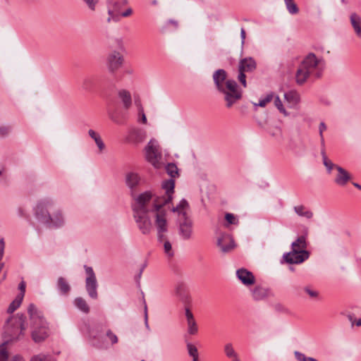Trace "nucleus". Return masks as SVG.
<instances>
[{"label": "nucleus", "mask_w": 361, "mask_h": 361, "mask_svg": "<svg viewBox=\"0 0 361 361\" xmlns=\"http://www.w3.org/2000/svg\"><path fill=\"white\" fill-rule=\"evenodd\" d=\"M83 1L87 5L90 10H95L96 4L97 3V0H83Z\"/></svg>", "instance_id": "8fccbe9b"}, {"label": "nucleus", "mask_w": 361, "mask_h": 361, "mask_svg": "<svg viewBox=\"0 0 361 361\" xmlns=\"http://www.w3.org/2000/svg\"><path fill=\"white\" fill-rule=\"evenodd\" d=\"M326 130V126L324 122H321L319 126V136L321 140V145L324 146V139L323 136V132Z\"/></svg>", "instance_id": "c03bdc74"}, {"label": "nucleus", "mask_w": 361, "mask_h": 361, "mask_svg": "<svg viewBox=\"0 0 361 361\" xmlns=\"http://www.w3.org/2000/svg\"><path fill=\"white\" fill-rule=\"evenodd\" d=\"M187 350L192 361H199V353L197 347L191 343H187Z\"/></svg>", "instance_id": "c9c22d12"}, {"label": "nucleus", "mask_w": 361, "mask_h": 361, "mask_svg": "<svg viewBox=\"0 0 361 361\" xmlns=\"http://www.w3.org/2000/svg\"><path fill=\"white\" fill-rule=\"evenodd\" d=\"M8 341H5L0 344V361H8Z\"/></svg>", "instance_id": "7c9ffc66"}, {"label": "nucleus", "mask_w": 361, "mask_h": 361, "mask_svg": "<svg viewBox=\"0 0 361 361\" xmlns=\"http://www.w3.org/2000/svg\"><path fill=\"white\" fill-rule=\"evenodd\" d=\"M185 315L187 322V331L188 334L190 336L196 335L198 332V326L193 314L188 308H186Z\"/></svg>", "instance_id": "dca6fc26"}, {"label": "nucleus", "mask_w": 361, "mask_h": 361, "mask_svg": "<svg viewBox=\"0 0 361 361\" xmlns=\"http://www.w3.org/2000/svg\"><path fill=\"white\" fill-rule=\"evenodd\" d=\"M75 305L82 312L88 313L90 307L86 301L82 298H76L74 300Z\"/></svg>", "instance_id": "f704fd0d"}, {"label": "nucleus", "mask_w": 361, "mask_h": 361, "mask_svg": "<svg viewBox=\"0 0 361 361\" xmlns=\"http://www.w3.org/2000/svg\"><path fill=\"white\" fill-rule=\"evenodd\" d=\"M25 329V317L23 314L12 316L6 321L5 333L11 341H17L22 338Z\"/></svg>", "instance_id": "423d86ee"}, {"label": "nucleus", "mask_w": 361, "mask_h": 361, "mask_svg": "<svg viewBox=\"0 0 361 361\" xmlns=\"http://www.w3.org/2000/svg\"><path fill=\"white\" fill-rule=\"evenodd\" d=\"M147 131L142 128H135L131 129L129 132L130 140L135 144L143 142L147 138Z\"/></svg>", "instance_id": "f3484780"}, {"label": "nucleus", "mask_w": 361, "mask_h": 361, "mask_svg": "<svg viewBox=\"0 0 361 361\" xmlns=\"http://www.w3.org/2000/svg\"><path fill=\"white\" fill-rule=\"evenodd\" d=\"M291 247L295 250H305L307 247L306 238L304 235L298 237L295 241L292 243Z\"/></svg>", "instance_id": "c85d7f7f"}, {"label": "nucleus", "mask_w": 361, "mask_h": 361, "mask_svg": "<svg viewBox=\"0 0 361 361\" xmlns=\"http://www.w3.org/2000/svg\"><path fill=\"white\" fill-rule=\"evenodd\" d=\"M337 174L335 177L334 182L340 185L344 186L351 179L350 173L343 168L339 166H336Z\"/></svg>", "instance_id": "a211bd4d"}, {"label": "nucleus", "mask_w": 361, "mask_h": 361, "mask_svg": "<svg viewBox=\"0 0 361 361\" xmlns=\"http://www.w3.org/2000/svg\"><path fill=\"white\" fill-rule=\"evenodd\" d=\"M230 361H241V359H240V355H239V354H238L237 355H235V357H233V358H231V359H230Z\"/></svg>", "instance_id": "680f3d73"}, {"label": "nucleus", "mask_w": 361, "mask_h": 361, "mask_svg": "<svg viewBox=\"0 0 361 361\" xmlns=\"http://www.w3.org/2000/svg\"><path fill=\"white\" fill-rule=\"evenodd\" d=\"M159 243L163 244V248L165 255L168 258H172L174 256V250L171 243L166 239V235L162 238H158Z\"/></svg>", "instance_id": "5701e85b"}, {"label": "nucleus", "mask_w": 361, "mask_h": 361, "mask_svg": "<svg viewBox=\"0 0 361 361\" xmlns=\"http://www.w3.org/2000/svg\"><path fill=\"white\" fill-rule=\"evenodd\" d=\"M350 23L356 33L361 38V18L357 13H353L350 15Z\"/></svg>", "instance_id": "b1692460"}, {"label": "nucleus", "mask_w": 361, "mask_h": 361, "mask_svg": "<svg viewBox=\"0 0 361 361\" xmlns=\"http://www.w3.org/2000/svg\"><path fill=\"white\" fill-rule=\"evenodd\" d=\"M224 353L226 357L229 360L231 358H233V357L238 354V352L235 350L232 343H226V344H224Z\"/></svg>", "instance_id": "c756f323"}, {"label": "nucleus", "mask_w": 361, "mask_h": 361, "mask_svg": "<svg viewBox=\"0 0 361 361\" xmlns=\"http://www.w3.org/2000/svg\"><path fill=\"white\" fill-rule=\"evenodd\" d=\"M30 361H55V360L49 355L40 353L31 357Z\"/></svg>", "instance_id": "58836bf2"}, {"label": "nucleus", "mask_w": 361, "mask_h": 361, "mask_svg": "<svg viewBox=\"0 0 361 361\" xmlns=\"http://www.w3.org/2000/svg\"><path fill=\"white\" fill-rule=\"evenodd\" d=\"M118 45H119V49L122 51V50L123 49V46H122V42H121V40H118Z\"/></svg>", "instance_id": "69168bd1"}, {"label": "nucleus", "mask_w": 361, "mask_h": 361, "mask_svg": "<svg viewBox=\"0 0 361 361\" xmlns=\"http://www.w3.org/2000/svg\"><path fill=\"white\" fill-rule=\"evenodd\" d=\"M178 234L185 240H190L193 234V222L188 216L179 218Z\"/></svg>", "instance_id": "f8f14e48"}, {"label": "nucleus", "mask_w": 361, "mask_h": 361, "mask_svg": "<svg viewBox=\"0 0 361 361\" xmlns=\"http://www.w3.org/2000/svg\"><path fill=\"white\" fill-rule=\"evenodd\" d=\"M31 327L32 329L31 336L35 343L44 341L49 335V330L47 321L33 304H30L27 308Z\"/></svg>", "instance_id": "39448f33"}, {"label": "nucleus", "mask_w": 361, "mask_h": 361, "mask_svg": "<svg viewBox=\"0 0 361 361\" xmlns=\"http://www.w3.org/2000/svg\"><path fill=\"white\" fill-rule=\"evenodd\" d=\"M240 37L242 38V43H243L245 38V31L243 28L240 30Z\"/></svg>", "instance_id": "bf43d9fd"}, {"label": "nucleus", "mask_w": 361, "mask_h": 361, "mask_svg": "<svg viewBox=\"0 0 361 361\" xmlns=\"http://www.w3.org/2000/svg\"><path fill=\"white\" fill-rule=\"evenodd\" d=\"M23 301L22 295H17L16 299L10 304L7 312L8 313H13L17 308H18Z\"/></svg>", "instance_id": "4c0bfd02"}, {"label": "nucleus", "mask_w": 361, "mask_h": 361, "mask_svg": "<svg viewBox=\"0 0 361 361\" xmlns=\"http://www.w3.org/2000/svg\"><path fill=\"white\" fill-rule=\"evenodd\" d=\"M274 105L278 109V110L280 111V113H281L285 116H288L289 115V114L287 112V111L284 108L282 101L281 100L279 97L277 95L276 96L274 95Z\"/></svg>", "instance_id": "e433bc0d"}, {"label": "nucleus", "mask_w": 361, "mask_h": 361, "mask_svg": "<svg viewBox=\"0 0 361 361\" xmlns=\"http://www.w3.org/2000/svg\"><path fill=\"white\" fill-rule=\"evenodd\" d=\"M213 80L217 90L224 94L226 107L231 108L242 98V90L235 80L227 78V73L224 69H219L213 73Z\"/></svg>", "instance_id": "7ed1b4c3"}, {"label": "nucleus", "mask_w": 361, "mask_h": 361, "mask_svg": "<svg viewBox=\"0 0 361 361\" xmlns=\"http://www.w3.org/2000/svg\"><path fill=\"white\" fill-rule=\"evenodd\" d=\"M19 289L20 290V293L18 295H22L23 298L24 294H25V285L24 282H21L19 284Z\"/></svg>", "instance_id": "5fc2aeb1"}, {"label": "nucleus", "mask_w": 361, "mask_h": 361, "mask_svg": "<svg viewBox=\"0 0 361 361\" xmlns=\"http://www.w3.org/2000/svg\"><path fill=\"white\" fill-rule=\"evenodd\" d=\"M166 170L168 174L171 177V180L174 181L173 178H175L178 175V168L174 164H169L166 166Z\"/></svg>", "instance_id": "ea45409f"}, {"label": "nucleus", "mask_w": 361, "mask_h": 361, "mask_svg": "<svg viewBox=\"0 0 361 361\" xmlns=\"http://www.w3.org/2000/svg\"><path fill=\"white\" fill-rule=\"evenodd\" d=\"M236 276L241 283L246 286H250L255 283V277L253 274L246 269L241 268L236 271Z\"/></svg>", "instance_id": "2eb2a0df"}, {"label": "nucleus", "mask_w": 361, "mask_h": 361, "mask_svg": "<svg viewBox=\"0 0 361 361\" xmlns=\"http://www.w3.org/2000/svg\"><path fill=\"white\" fill-rule=\"evenodd\" d=\"M57 286H58L59 290L63 294H67L71 289L69 284L66 281V279L63 277H59L58 279Z\"/></svg>", "instance_id": "72a5a7b5"}, {"label": "nucleus", "mask_w": 361, "mask_h": 361, "mask_svg": "<svg viewBox=\"0 0 361 361\" xmlns=\"http://www.w3.org/2000/svg\"><path fill=\"white\" fill-rule=\"evenodd\" d=\"M135 104L137 108V122L142 123V124H147V119L146 117V115L144 111L143 106L140 101H135Z\"/></svg>", "instance_id": "cd10ccee"}, {"label": "nucleus", "mask_w": 361, "mask_h": 361, "mask_svg": "<svg viewBox=\"0 0 361 361\" xmlns=\"http://www.w3.org/2000/svg\"><path fill=\"white\" fill-rule=\"evenodd\" d=\"M118 98L123 109L127 111L132 106V97L130 93L125 90H121L118 93Z\"/></svg>", "instance_id": "aec40b11"}, {"label": "nucleus", "mask_w": 361, "mask_h": 361, "mask_svg": "<svg viewBox=\"0 0 361 361\" xmlns=\"http://www.w3.org/2000/svg\"><path fill=\"white\" fill-rule=\"evenodd\" d=\"M11 361H25V360L22 356L16 355L11 358Z\"/></svg>", "instance_id": "4d7b16f0"}, {"label": "nucleus", "mask_w": 361, "mask_h": 361, "mask_svg": "<svg viewBox=\"0 0 361 361\" xmlns=\"http://www.w3.org/2000/svg\"><path fill=\"white\" fill-rule=\"evenodd\" d=\"M145 151L147 160L155 168H159L162 154L159 142L154 138L150 139L145 147Z\"/></svg>", "instance_id": "6e6552de"}, {"label": "nucleus", "mask_w": 361, "mask_h": 361, "mask_svg": "<svg viewBox=\"0 0 361 361\" xmlns=\"http://www.w3.org/2000/svg\"><path fill=\"white\" fill-rule=\"evenodd\" d=\"M284 260L288 264H300L308 259L309 252L306 250H293L283 255Z\"/></svg>", "instance_id": "4468645a"}, {"label": "nucleus", "mask_w": 361, "mask_h": 361, "mask_svg": "<svg viewBox=\"0 0 361 361\" xmlns=\"http://www.w3.org/2000/svg\"><path fill=\"white\" fill-rule=\"evenodd\" d=\"M88 134L91 137V138H92L94 140L95 144L97 145L99 149V152H102L105 149V144L103 142L99 134L92 129L89 130Z\"/></svg>", "instance_id": "bb28decb"}, {"label": "nucleus", "mask_w": 361, "mask_h": 361, "mask_svg": "<svg viewBox=\"0 0 361 361\" xmlns=\"http://www.w3.org/2000/svg\"><path fill=\"white\" fill-rule=\"evenodd\" d=\"M294 355L298 361H315L317 360L312 357H306L305 354L298 351H295Z\"/></svg>", "instance_id": "37998d69"}, {"label": "nucleus", "mask_w": 361, "mask_h": 361, "mask_svg": "<svg viewBox=\"0 0 361 361\" xmlns=\"http://www.w3.org/2000/svg\"><path fill=\"white\" fill-rule=\"evenodd\" d=\"M175 182L169 179L162 182L161 188L166 196L163 200L155 195L152 191H145L138 195L131 193L134 202L132 205L133 217L140 232L148 235L152 230V221L149 215L159 207L169 203L172 200L174 192Z\"/></svg>", "instance_id": "f257e3e1"}, {"label": "nucleus", "mask_w": 361, "mask_h": 361, "mask_svg": "<svg viewBox=\"0 0 361 361\" xmlns=\"http://www.w3.org/2000/svg\"><path fill=\"white\" fill-rule=\"evenodd\" d=\"M294 211L298 215L307 219H311L313 216V213L310 210H307L303 205L294 207Z\"/></svg>", "instance_id": "2f4dec72"}, {"label": "nucleus", "mask_w": 361, "mask_h": 361, "mask_svg": "<svg viewBox=\"0 0 361 361\" xmlns=\"http://www.w3.org/2000/svg\"><path fill=\"white\" fill-rule=\"evenodd\" d=\"M35 214L39 222L50 228H61L66 223L62 210L56 207L51 198L39 200L35 206Z\"/></svg>", "instance_id": "f03ea898"}, {"label": "nucleus", "mask_w": 361, "mask_h": 361, "mask_svg": "<svg viewBox=\"0 0 361 361\" xmlns=\"http://www.w3.org/2000/svg\"><path fill=\"white\" fill-rule=\"evenodd\" d=\"M168 23L173 25L175 27H177L178 25V21L175 20H169Z\"/></svg>", "instance_id": "052dcab7"}, {"label": "nucleus", "mask_w": 361, "mask_h": 361, "mask_svg": "<svg viewBox=\"0 0 361 361\" xmlns=\"http://www.w3.org/2000/svg\"><path fill=\"white\" fill-rule=\"evenodd\" d=\"M349 319L353 325L355 324L357 326H361V318L357 319V320H353V317L351 316H350L349 317Z\"/></svg>", "instance_id": "6e6d98bb"}, {"label": "nucleus", "mask_w": 361, "mask_h": 361, "mask_svg": "<svg viewBox=\"0 0 361 361\" xmlns=\"http://www.w3.org/2000/svg\"><path fill=\"white\" fill-rule=\"evenodd\" d=\"M284 99L291 108H295L300 102V96L295 90H290L286 92L284 94Z\"/></svg>", "instance_id": "412c9836"}, {"label": "nucleus", "mask_w": 361, "mask_h": 361, "mask_svg": "<svg viewBox=\"0 0 361 361\" xmlns=\"http://www.w3.org/2000/svg\"><path fill=\"white\" fill-rule=\"evenodd\" d=\"M323 164L324 165L326 166L327 171L329 173L331 172V171L335 168L336 169V164H334L331 160H329V159H325L324 158V161H323Z\"/></svg>", "instance_id": "49530a36"}, {"label": "nucleus", "mask_w": 361, "mask_h": 361, "mask_svg": "<svg viewBox=\"0 0 361 361\" xmlns=\"http://www.w3.org/2000/svg\"><path fill=\"white\" fill-rule=\"evenodd\" d=\"M323 66L322 59L317 58L313 53L308 54L301 61L296 71L295 81L297 84L303 85L311 76L319 78Z\"/></svg>", "instance_id": "20e7f679"}, {"label": "nucleus", "mask_w": 361, "mask_h": 361, "mask_svg": "<svg viewBox=\"0 0 361 361\" xmlns=\"http://www.w3.org/2000/svg\"><path fill=\"white\" fill-rule=\"evenodd\" d=\"M188 208V202L183 199L179 204L172 209L173 212H176L179 216V218L188 217L185 209Z\"/></svg>", "instance_id": "393cba45"}, {"label": "nucleus", "mask_w": 361, "mask_h": 361, "mask_svg": "<svg viewBox=\"0 0 361 361\" xmlns=\"http://www.w3.org/2000/svg\"><path fill=\"white\" fill-rule=\"evenodd\" d=\"M133 13V9L131 8H128L125 11H123L122 13H120L121 18V17H128Z\"/></svg>", "instance_id": "864d4df0"}, {"label": "nucleus", "mask_w": 361, "mask_h": 361, "mask_svg": "<svg viewBox=\"0 0 361 361\" xmlns=\"http://www.w3.org/2000/svg\"><path fill=\"white\" fill-rule=\"evenodd\" d=\"M322 160H323V161H324V158H325V159H328V158H327V157H326V153H325L324 150H322Z\"/></svg>", "instance_id": "0e129e2a"}, {"label": "nucleus", "mask_w": 361, "mask_h": 361, "mask_svg": "<svg viewBox=\"0 0 361 361\" xmlns=\"http://www.w3.org/2000/svg\"><path fill=\"white\" fill-rule=\"evenodd\" d=\"M269 133L276 139L282 138V130L281 128L278 126L271 127L269 129Z\"/></svg>", "instance_id": "79ce46f5"}, {"label": "nucleus", "mask_w": 361, "mask_h": 361, "mask_svg": "<svg viewBox=\"0 0 361 361\" xmlns=\"http://www.w3.org/2000/svg\"><path fill=\"white\" fill-rule=\"evenodd\" d=\"M245 71H239V74L238 75V79L239 82L241 83V85L244 87H247V82H246V76L245 75Z\"/></svg>", "instance_id": "de8ad7c7"}, {"label": "nucleus", "mask_w": 361, "mask_h": 361, "mask_svg": "<svg viewBox=\"0 0 361 361\" xmlns=\"http://www.w3.org/2000/svg\"><path fill=\"white\" fill-rule=\"evenodd\" d=\"M141 183V178L135 172H129L126 175V184L133 192Z\"/></svg>", "instance_id": "6ab92c4d"}, {"label": "nucleus", "mask_w": 361, "mask_h": 361, "mask_svg": "<svg viewBox=\"0 0 361 361\" xmlns=\"http://www.w3.org/2000/svg\"><path fill=\"white\" fill-rule=\"evenodd\" d=\"M274 93H269L264 97L261 98L259 100V103L256 105L261 107H264L268 103H269L274 99Z\"/></svg>", "instance_id": "a19ab883"}, {"label": "nucleus", "mask_w": 361, "mask_h": 361, "mask_svg": "<svg viewBox=\"0 0 361 361\" xmlns=\"http://www.w3.org/2000/svg\"><path fill=\"white\" fill-rule=\"evenodd\" d=\"M353 185L361 190V185L357 183H353Z\"/></svg>", "instance_id": "338daca9"}, {"label": "nucleus", "mask_w": 361, "mask_h": 361, "mask_svg": "<svg viewBox=\"0 0 361 361\" xmlns=\"http://www.w3.org/2000/svg\"><path fill=\"white\" fill-rule=\"evenodd\" d=\"M145 325L147 327H148V322H147V305H145Z\"/></svg>", "instance_id": "13d9d810"}, {"label": "nucleus", "mask_w": 361, "mask_h": 361, "mask_svg": "<svg viewBox=\"0 0 361 361\" xmlns=\"http://www.w3.org/2000/svg\"><path fill=\"white\" fill-rule=\"evenodd\" d=\"M106 337L109 338L111 344L116 343L118 342L117 336L113 334L111 331H108L106 334Z\"/></svg>", "instance_id": "09e8293b"}, {"label": "nucleus", "mask_w": 361, "mask_h": 361, "mask_svg": "<svg viewBox=\"0 0 361 361\" xmlns=\"http://www.w3.org/2000/svg\"><path fill=\"white\" fill-rule=\"evenodd\" d=\"M256 68V62L252 58H245L239 63V71L252 72Z\"/></svg>", "instance_id": "4be33fe9"}, {"label": "nucleus", "mask_w": 361, "mask_h": 361, "mask_svg": "<svg viewBox=\"0 0 361 361\" xmlns=\"http://www.w3.org/2000/svg\"><path fill=\"white\" fill-rule=\"evenodd\" d=\"M216 245L223 253L231 252L235 247L232 236L228 233H222L216 238Z\"/></svg>", "instance_id": "ddd939ff"}, {"label": "nucleus", "mask_w": 361, "mask_h": 361, "mask_svg": "<svg viewBox=\"0 0 361 361\" xmlns=\"http://www.w3.org/2000/svg\"><path fill=\"white\" fill-rule=\"evenodd\" d=\"M128 4L127 0H109L108 6L107 23H111V20L118 22L121 19L120 11L122 7Z\"/></svg>", "instance_id": "9b49d317"}, {"label": "nucleus", "mask_w": 361, "mask_h": 361, "mask_svg": "<svg viewBox=\"0 0 361 361\" xmlns=\"http://www.w3.org/2000/svg\"><path fill=\"white\" fill-rule=\"evenodd\" d=\"M286 9L290 15H296L299 13V8L294 0H283Z\"/></svg>", "instance_id": "473e14b6"}, {"label": "nucleus", "mask_w": 361, "mask_h": 361, "mask_svg": "<svg viewBox=\"0 0 361 361\" xmlns=\"http://www.w3.org/2000/svg\"><path fill=\"white\" fill-rule=\"evenodd\" d=\"M152 4L153 5H157V4H158V1H157V0H153V1H152Z\"/></svg>", "instance_id": "774afa93"}, {"label": "nucleus", "mask_w": 361, "mask_h": 361, "mask_svg": "<svg viewBox=\"0 0 361 361\" xmlns=\"http://www.w3.org/2000/svg\"><path fill=\"white\" fill-rule=\"evenodd\" d=\"M252 295L255 300H263L267 297L268 290L261 286H257L252 290Z\"/></svg>", "instance_id": "a878e982"}, {"label": "nucleus", "mask_w": 361, "mask_h": 361, "mask_svg": "<svg viewBox=\"0 0 361 361\" xmlns=\"http://www.w3.org/2000/svg\"><path fill=\"white\" fill-rule=\"evenodd\" d=\"M10 131V128L6 126L0 127V135L4 136L7 135Z\"/></svg>", "instance_id": "603ef678"}, {"label": "nucleus", "mask_w": 361, "mask_h": 361, "mask_svg": "<svg viewBox=\"0 0 361 361\" xmlns=\"http://www.w3.org/2000/svg\"><path fill=\"white\" fill-rule=\"evenodd\" d=\"M225 219L228 224H236L238 223V220L236 219L235 216L231 213L226 214Z\"/></svg>", "instance_id": "a18cd8bd"}, {"label": "nucleus", "mask_w": 361, "mask_h": 361, "mask_svg": "<svg viewBox=\"0 0 361 361\" xmlns=\"http://www.w3.org/2000/svg\"><path fill=\"white\" fill-rule=\"evenodd\" d=\"M111 120H112L114 122H115V123H121V120H120L119 118H116V117L111 116Z\"/></svg>", "instance_id": "e2e57ef3"}, {"label": "nucleus", "mask_w": 361, "mask_h": 361, "mask_svg": "<svg viewBox=\"0 0 361 361\" xmlns=\"http://www.w3.org/2000/svg\"><path fill=\"white\" fill-rule=\"evenodd\" d=\"M84 268L87 275L85 279V288L87 292L88 293V295L90 298L96 299L97 298V281L96 275L91 267L85 265Z\"/></svg>", "instance_id": "9d476101"}, {"label": "nucleus", "mask_w": 361, "mask_h": 361, "mask_svg": "<svg viewBox=\"0 0 361 361\" xmlns=\"http://www.w3.org/2000/svg\"><path fill=\"white\" fill-rule=\"evenodd\" d=\"M149 216L154 219L152 226L154 225L157 230L158 238H162L168 232L169 228L166 211L163 209V207H159Z\"/></svg>", "instance_id": "0eeeda50"}, {"label": "nucleus", "mask_w": 361, "mask_h": 361, "mask_svg": "<svg viewBox=\"0 0 361 361\" xmlns=\"http://www.w3.org/2000/svg\"><path fill=\"white\" fill-rule=\"evenodd\" d=\"M123 56L121 51L114 50L111 51L106 56V66L108 71L114 73L118 71L123 63Z\"/></svg>", "instance_id": "1a4fd4ad"}, {"label": "nucleus", "mask_w": 361, "mask_h": 361, "mask_svg": "<svg viewBox=\"0 0 361 361\" xmlns=\"http://www.w3.org/2000/svg\"><path fill=\"white\" fill-rule=\"evenodd\" d=\"M305 292L307 293L311 298H317L318 293L314 290L310 289L308 287L305 288Z\"/></svg>", "instance_id": "3c124183"}]
</instances>
